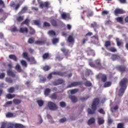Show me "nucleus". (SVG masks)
<instances>
[{"instance_id":"nucleus-37","label":"nucleus","mask_w":128,"mask_h":128,"mask_svg":"<svg viewBox=\"0 0 128 128\" xmlns=\"http://www.w3.org/2000/svg\"><path fill=\"white\" fill-rule=\"evenodd\" d=\"M30 20H28V18H26L23 22L22 23L21 26H22V24H28Z\"/></svg>"},{"instance_id":"nucleus-63","label":"nucleus","mask_w":128,"mask_h":128,"mask_svg":"<svg viewBox=\"0 0 128 128\" xmlns=\"http://www.w3.org/2000/svg\"><path fill=\"white\" fill-rule=\"evenodd\" d=\"M46 78H40V82H46Z\"/></svg>"},{"instance_id":"nucleus-22","label":"nucleus","mask_w":128,"mask_h":128,"mask_svg":"<svg viewBox=\"0 0 128 128\" xmlns=\"http://www.w3.org/2000/svg\"><path fill=\"white\" fill-rule=\"evenodd\" d=\"M34 24H35V26H40V21L38 20H33Z\"/></svg>"},{"instance_id":"nucleus-25","label":"nucleus","mask_w":128,"mask_h":128,"mask_svg":"<svg viewBox=\"0 0 128 128\" xmlns=\"http://www.w3.org/2000/svg\"><path fill=\"white\" fill-rule=\"evenodd\" d=\"M15 68L18 72H22V68H20V66L18 64H17L16 65Z\"/></svg>"},{"instance_id":"nucleus-42","label":"nucleus","mask_w":128,"mask_h":128,"mask_svg":"<svg viewBox=\"0 0 128 128\" xmlns=\"http://www.w3.org/2000/svg\"><path fill=\"white\" fill-rule=\"evenodd\" d=\"M118 56L116 54H114L112 56V60H118Z\"/></svg>"},{"instance_id":"nucleus-32","label":"nucleus","mask_w":128,"mask_h":128,"mask_svg":"<svg viewBox=\"0 0 128 128\" xmlns=\"http://www.w3.org/2000/svg\"><path fill=\"white\" fill-rule=\"evenodd\" d=\"M88 54H91L92 56H94V50H90L88 51Z\"/></svg>"},{"instance_id":"nucleus-31","label":"nucleus","mask_w":128,"mask_h":128,"mask_svg":"<svg viewBox=\"0 0 128 128\" xmlns=\"http://www.w3.org/2000/svg\"><path fill=\"white\" fill-rule=\"evenodd\" d=\"M50 89L47 88L44 90V94L45 96H48L50 94Z\"/></svg>"},{"instance_id":"nucleus-1","label":"nucleus","mask_w":128,"mask_h":128,"mask_svg":"<svg viewBox=\"0 0 128 128\" xmlns=\"http://www.w3.org/2000/svg\"><path fill=\"white\" fill-rule=\"evenodd\" d=\"M128 82V80L126 78H124L121 80L120 83L121 88L118 92V96H116L115 98L116 100H118L120 96H124V92L126 91V90Z\"/></svg>"},{"instance_id":"nucleus-55","label":"nucleus","mask_w":128,"mask_h":128,"mask_svg":"<svg viewBox=\"0 0 128 128\" xmlns=\"http://www.w3.org/2000/svg\"><path fill=\"white\" fill-rule=\"evenodd\" d=\"M48 56H49L48 53H46L43 55L42 58L44 60H46V58H48Z\"/></svg>"},{"instance_id":"nucleus-33","label":"nucleus","mask_w":128,"mask_h":128,"mask_svg":"<svg viewBox=\"0 0 128 128\" xmlns=\"http://www.w3.org/2000/svg\"><path fill=\"white\" fill-rule=\"evenodd\" d=\"M6 82H8L9 84H12V80L10 78H6Z\"/></svg>"},{"instance_id":"nucleus-27","label":"nucleus","mask_w":128,"mask_h":128,"mask_svg":"<svg viewBox=\"0 0 128 128\" xmlns=\"http://www.w3.org/2000/svg\"><path fill=\"white\" fill-rule=\"evenodd\" d=\"M20 62H21V64L23 66H25V68H26V66H28V64L26 63V62L24 60H22L20 61Z\"/></svg>"},{"instance_id":"nucleus-20","label":"nucleus","mask_w":128,"mask_h":128,"mask_svg":"<svg viewBox=\"0 0 128 128\" xmlns=\"http://www.w3.org/2000/svg\"><path fill=\"white\" fill-rule=\"evenodd\" d=\"M27 60L32 64H36V60H34V57L27 58Z\"/></svg>"},{"instance_id":"nucleus-59","label":"nucleus","mask_w":128,"mask_h":128,"mask_svg":"<svg viewBox=\"0 0 128 128\" xmlns=\"http://www.w3.org/2000/svg\"><path fill=\"white\" fill-rule=\"evenodd\" d=\"M12 32H18V30L16 26H14L11 28Z\"/></svg>"},{"instance_id":"nucleus-52","label":"nucleus","mask_w":128,"mask_h":128,"mask_svg":"<svg viewBox=\"0 0 128 128\" xmlns=\"http://www.w3.org/2000/svg\"><path fill=\"white\" fill-rule=\"evenodd\" d=\"M4 76H6V73L2 72V73L0 74V80L4 78Z\"/></svg>"},{"instance_id":"nucleus-53","label":"nucleus","mask_w":128,"mask_h":128,"mask_svg":"<svg viewBox=\"0 0 128 128\" xmlns=\"http://www.w3.org/2000/svg\"><path fill=\"white\" fill-rule=\"evenodd\" d=\"M23 58H26V60H28V52H24L23 53Z\"/></svg>"},{"instance_id":"nucleus-62","label":"nucleus","mask_w":128,"mask_h":128,"mask_svg":"<svg viewBox=\"0 0 128 128\" xmlns=\"http://www.w3.org/2000/svg\"><path fill=\"white\" fill-rule=\"evenodd\" d=\"M22 20H24V17H22V16L18 17L17 18L18 22H22Z\"/></svg>"},{"instance_id":"nucleus-40","label":"nucleus","mask_w":128,"mask_h":128,"mask_svg":"<svg viewBox=\"0 0 128 128\" xmlns=\"http://www.w3.org/2000/svg\"><path fill=\"white\" fill-rule=\"evenodd\" d=\"M37 102H38L39 106H42L44 104V102L42 101V100H38L37 101Z\"/></svg>"},{"instance_id":"nucleus-57","label":"nucleus","mask_w":128,"mask_h":128,"mask_svg":"<svg viewBox=\"0 0 128 128\" xmlns=\"http://www.w3.org/2000/svg\"><path fill=\"white\" fill-rule=\"evenodd\" d=\"M30 34H34V32H36L34 30L32 27H30Z\"/></svg>"},{"instance_id":"nucleus-29","label":"nucleus","mask_w":128,"mask_h":128,"mask_svg":"<svg viewBox=\"0 0 128 128\" xmlns=\"http://www.w3.org/2000/svg\"><path fill=\"white\" fill-rule=\"evenodd\" d=\"M6 97L7 98L10 100L14 98V94H8L6 96Z\"/></svg>"},{"instance_id":"nucleus-16","label":"nucleus","mask_w":128,"mask_h":128,"mask_svg":"<svg viewBox=\"0 0 128 128\" xmlns=\"http://www.w3.org/2000/svg\"><path fill=\"white\" fill-rule=\"evenodd\" d=\"M9 58L10 60H13L14 62H18V58L14 56V54H10L9 56Z\"/></svg>"},{"instance_id":"nucleus-18","label":"nucleus","mask_w":128,"mask_h":128,"mask_svg":"<svg viewBox=\"0 0 128 128\" xmlns=\"http://www.w3.org/2000/svg\"><path fill=\"white\" fill-rule=\"evenodd\" d=\"M6 118H16V115L14 114L13 113L8 112L6 114Z\"/></svg>"},{"instance_id":"nucleus-24","label":"nucleus","mask_w":128,"mask_h":128,"mask_svg":"<svg viewBox=\"0 0 128 128\" xmlns=\"http://www.w3.org/2000/svg\"><path fill=\"white\" fill-rule=\"evenodd\" d=\"M104 122V118H98V124H102Z\"/></svg>"},{"instance_id":"nucleus-58","label":"nucleus","mask_w":128,"mask_h":128,"mask_svg":"<svg viewBox=\"0 0 128 128\" xmlns=\"http://www.w3.org/2000/svg\"><path fill=\"white\" fill-rule=\"evenodd\" d=\"M50 68L48 66H46L43 68V70L45 71L48 70H50Z\"/></svg>"},{"instance_id":"nucleus-15","label":"nucleus","mask_w":128,"mask_h":128,"mask_svg":"<svg viewBox=\"0 0 128 128\" xmlns=\"http://www.w3.org/2000/svg\"><path fill=\"white\" fill-rule=\"evenodd\" d=\"M7 74L10 76H12V78H14V76H16V74L12 71V70H8L7 72Z\"/></svg>"},{"instance_id":"nucleus-12","label":"nucleus","mask_w":128,"mask_h":128,"mask_svg":"<svg viewBox=\"0 0 128 128\" xmlns=\"http://www.w3.org/2000/svg\"><path fill=\"white\" fill-rule=\"evenodd\" d=\"M48 6H50V2H46L44 4H42V3L40 4V8H42L44 6H46V8H48Z\"/></svg>"},{"instance_id":"nucleus-30","label":"nucleus","mask_w":128,"mask_h":128,"mask_svg":"<svg viewBox=\"0 0 128 128\" xmlns=\"http://www.w3.org/2000/svg\"><path fill=\"white\" fill-rule=\"evenodd\" d=\"M105 46L107 48V50H108V47L110 46V42L107 41L105 42Z\"/></svg>"},{"instance_id":"nucleus-10","label":"nucleus","mask_w":128,"mask_h":128,"mask_svg":"<svg viewBox=\"0 0 128 128\" xmlns=\"http://www.w3.org/2000/svg\"><path fill=\"white\" fill-rule=\"evenodd\" d=\"M62 82H64V80L62 79H59L53 82V84L54 86H59V84H62Z\"/></svg>"},{"instance_id":"nucleus-19","label":"nucleus","mask_w":128,"mask_h":128,"mask_svg":"<svg viewBox=\"0 0 128 128\" xmlns=\"http://www.w3.org/2000/svg\"><path fill=\"white\" fill-rule=\"evenodd\" d=\"M68 42L70 43L74 42V37L72 36H70L68 37Z\"/></svg>"},{"instance_id":"nucleus-51","label":"nucleus","mask_w":128,"mask_h":128,"mask_svg":"<svg viewBox=\"0 0 128 128\" xmlns=\"http://www.w3.org/2000/svg\"><path fill=\"white\" fill-rule=\"evenodd\" d=\"M50 98H52V100H56V94H52L51 96H50Z\"/></svg>"},{"instance_id":"nucleus-64","label":"nucleus","mask_w":128,"mask_h":128,"mask_svg":"<svg viewBox=\"0 0 128 128\" xmlns=\"http://www.w3.org/2000/svg\"><path fill=\"white\" fill-rule=\"evenodd\" d=\"M50 24L48 22H44V26H50Z\"/></svg>"},{"instance_id":"nucleus-3","label":"nucleus","mask_w":128,"mask_h":128,"mask_svg":"<svg viewBox=\"0 0 128 128\" xmlns=\"http://www.w3.org/2000/svg\"><path fill=\"white\" fill-rule=\"evenodd\" d=\"M92 60H89V65L90 66H92V68H96H96H100V60H97L95 61L96 62V65H94V64H92Z\"/></svg>"},{"instance_id":"nucleus-39","label":"nucleus","mask_w":128,"mask_h":128,"mask_svg":"<svg viewBox=\"0 0 128 128\" xmlns=\"http://www.w3.org/2000/svg\"><path fill=\"white\" fill-rule=\"evenodd\" d=\"M34 38H30L28 40V44H34Z\"/></svg>"},{"instance_id":"nucleus-35","label":"nucleus","mask_w":128,"mask_h":128,"mask_svg":"<svg viewBox=\"0 0 128 128\" xmlns=\"http://www.w3.org/2000/svg\"><path fill=\"white\" fill-rule=\"evenodd\" d=\"M108 50H110V52H116V49L114 47L110 48L108 49Z\"/></svg>"},{"instance_id":"nucleus-28","label":"nucleus","mask_w":128,"mask_h":128,"mask_svg":"<svg viewBox=\"0 0 128 128\" xmlns=\"http://www.w3.org/2000/svg\"><path fill=\"white\" fill-rule=\"evenodd\" d=\"M112 86V82H106L105 84H104V88H109Z\"/></svg>"},{"instance_id":"nucleus-45","label":"nucleus","mask_w":128,"mask_h":128,"mask_svg":"<svg viewBox=\"0 0 128 128\" xmlns=\"http://www.w3.org/2000/svg\"><path fill=\"white\" fill-rule=\"evenodd\" d=\"M36 44H44V42L42 40H38L35 42Z\"/></svg>"},{"instance_id":"nucleus-60","label":"nucleus","mask_w":128,"mask_h":128,"mask_svg":"<svg viewBox=\"0 0 128 128\" xmlns=\"http://www.w3.org/2000/svg\"><path fill=\"white\" fill-rule=\"evenodd\" d=\"M98 112L100 113V114H106L104 112V109L102 108H100L99 110H98Z\"/></svg>"},{"instance_id":"nucleus-44","label":"nucleus","mask_w":128,"mask_h":128,"mask_svg":"<svg viewBox=\"0 0 128 128\" xmlns=\"http://www.w3.org/2000/svg\"><path fill=\"white\" fill-rule=\"evenodd\" d=\"M86 86H92V83L90 81H87L84 83Z\"/></svg>"},{"instance_id":"nucleus-61","label":"nucleus","mask_w":128,"mask_h":128,"mask_svg":"<svg viewBox=\"0 0 128 128\" xmlns=\"http://www.w3.org/2000/svg\"><path fill=\"white\" fill-rule=\"evenodd\" d=\"M108 14V10H104L102 12V16H104V14Z\"/></svg>"},{"instance_id":"nucleus-54","label":"nucleus","mask_w":128,"mask_h":128,"mask_svg":"<svg viewBox=\"0 0 128 128\" xmlns=\"http://www.w3.org/2000/svg\"><path fill=\"white\" fill-rule=\"evenodd\" d=\"M116 42L117 46H120L122 44V42H120V39H118V38H116Z\"/></svg>"},{"instance_id":"nucleus-9","label":"nucleus","mask_w":128,"mask_h":128,"mask_svg":"<svg viewBox=\"0 0 128 128\" xmlns=\"http://www.w3.org/2000/svg\"><path fill=\"white\" fill-rule=\"evenodd\" d=\"M80 84H82V83L80 82H74L69 86H67V88H74V86H80Z\"/></svg>"},{"instance_id":"nucleus-5","label":"nucleus","mask_w":128,"mask_h":128,"mask_svg":"<svg viewBox=\"0 0 128 128\" xmlns=\"http://www.w3.org/2000/svg\"><path fill=\"white\" fill-rule=\"evenodd\" d=\"M64 74L66 73H62V72H52L48 74L47 78H48V80H50L52 76V74H57L58 76H64Z\"/></svg>"},{"instance_id":"nucleus-4","label":"nucleus","mask_w":128,"mask_h":128,"mask_svg":"<svg viewBox=\"0 0 128 128\" xmlns=\"http://www.w3.org/2000/svg\"><path fill=\"white\" fill-rule=\"evenodd\" d=\"M48 108L50 110H56L58 108V106H56L54 102H48Z\"/></svg>"},{"instance_id":"nucleus-36","label":"nucleus","mask_w":128,"mask_h":128,"mask_svg":"<svg viewBox=\"0 0 128 128\" xmlns=\"http://www.w3.org/2000/svg\"><path fill=\"white\" fill-rule=\"evenodd\" d=\"M70 94H76L78 92V89H74L70 90Z\"/></svg>"},{"instance_id":"nucleus-49","label":"nucleus","mask_w":128,"mask_h":128,"mask_svg":"<svg viewBox=\"0 0 128 128\" xmlns=\"http://www.w3.org/2000/svg\"><path fill=\"white\" fill-rule=\"evenodd\" d=\"M60 104L62 108H64V106H66V102H60Z\"/></svg>"},{"instance_id":"nucleus-8","label":"nucleus","mask_w":128,"mask_h":128,"mask_svg":"<svg viewBox=\"0 0 128 128\" xmlns=\"http://www.w3.org/2000/svg\"><path fill=\"white\" fill-rule=\"evenodd\" d=\"M62 18L63 20H70V14H66V12H63L61 14Z\"/></svg>"},{"instance_id":"nucleus-48","label":"nucleus","mask_w":128,"mask_h":128,"mask_svg":"<svg viewBox=\"0 0 128 128\" xmlns=\"http://www.w3.org/2000/svg\"><path fill=\"white\" fill-rule=\"evenodd\" d=\"M27 10H28V7H26V6L24 7L21 10L20 13L24 14V12H26Z\"/></svg>"},{"instance_id":"nucleus-43","label":"nucleus","mask_w":128,"mask_h":128,"mask_svg":"<svg viewBox=\"0 0 128 128\" xmlns=\"http://www.w3.org/2000/svg\"><path fill=\"white\" fill-rule=\"evenodd\" d=\"M118 106H116L112 108H110V110L111 112H114V110H118Z\"/></svg>"},{"instance_id":"nucleus-56","label":"nucleus","mask_w":128,"mask_h":128,"mask_svg":"<svg viewBox=\"0 0 128 128\" xmlns=\"http://www.w3.org/2000/svg\"><path fill=\"white\" fill-rule=\"evenodd\" d=\"M118 128H124V124L122 123H119L118 124L117 126Z\"/></svg>"},{"instance_id":"nucleus-7","label":"nucleus","mask_w":128,"mask_h":128,"mask_svg":"<svg viewBox=\"0 0 128 128\" xmlns=\"http://www.w3.org/2000/svg\"><path fill=\"white\" fill-rule=\"evenodd\" d=\"M102 77V80L103 82H106V75L104 74H99L97 76V78H100Z\"/></svg>"},{"instance_id":"nucleus-14","label":"nucleus","mask_w":128,"mask_h":128,"mask_svg":"<svg viewBox=\"0 0 128 128\" xmlns=\"http://www.w3.org/2000/svg\"><path fill=\"white\" fill-rule=\"evenodd\" d=\"M116 68L118 70H119V72H124L126 70V68L122 66H118Z\"/></svg>"},{"instance_id":"nucleus-47","label":"nucleus","mask_w":128,"mask_h":128,"mask_svg":"<svg viewBox=\"0 0 128 128\" xmlns=\"http://www.w3.org/2000/svg\"><path fill=\"white\" fill-rule=\"evenodd\" d=\"M90 98V96H87L86 97H82L80 98V100L82 102H84L85 100H86L88 98Z\"/></svg>"},{"instance_id":"nucleus-50","label":"nucleus","mask_w":128,"mask_h":128,"mask_svg":"<svg viewBox=\"0 0 128 128\" xmlns=\"http://www.w3.org/2000/svg\"><path fill=\"white\" fill-rule=\"evenodd\" d=\"M8 92L10 93H12L14 92V88L13 87H11L8 90Z\"/></svg>"},{"instance_id":"nucleus-34","label":"nucleus","mask_w":128,"mask_h":128,"mask_svg":"<svg viewBox=\"0 0 128 128\" xmlns=\"http://www.w3.org/2000/svg\"><path fill=\"white\" fill-rule=\"evenodd\" d=\"M49 36H56V32L54 30H50L48 32Z\"/></svg>"},{"instance_id":"nucleus-2","label":"nucleus","mask_w":128,"mask_h":128,"mask_svg":"<svg viewBox=\"0 0 128 128\" xmlns=\"http://www.w3.org/2000/svg\"><path fill=\"white\" fill-rule=\"evenodd\" d=\"M100 100H98V98H95L92 106V110L90 108H88V114H94L96 112V106H98Z\"/></svg>"},{"instance_id":"nucleus-26","label":"nucleus","mask_w":128,"mask_h":128,"mask_svg":"<svg viewBox=\"0 0 128 128\" xmlns=\"http://www.w3.org/2000/svg\"><path fill=\"white\" fill-rule=\"evenodd\" d=\"M14 126L16 128H24V126L20 124H14Z\"/></svg>"},{"instance_id":"nucleus-13","label":"nucleus","mask_w":128,"mask_h":128,"mask_svg":"<svg viewBox=\"0 0 128 128\" xmlns=\"http://www.w3.org/2000/svg\"><path fill=\"white\" fill-rule=\"evenodd\" d=\"M19 32H20L24 34V32H28V28L26 27L20 28Z\"/></svg>"},{"instance_id":"nucleus-17","label":"nucleus","mask_w":128,"mask_h":128,"mask_svg":"<svg viewBox=\"0 0 128 128\" xmlns=\"http://www.w3.org/2000/svg\"><path fill=\"white\" fill-rule=\"evenodd\" d=\"M94 122H96V119H94V118H92L88 120V124L89 126H90V124H94Z\"/></svg>"},{"instance_id":"nucleus-38","label":"nucleus","mask_w":128,"mask_h":128,"mask_svg":"<svg viewBox=\"0 0 128 128\" xmlns=\"http://www.w3.org/2000/svg\"><path fill=\"white\" fill-rule=\"evenodd\" d=\"M51 24L52 25H53L54 26H58V24H56V21L54 20H51Z\"/></svg>"},{"instance_id":"nucleus-21","label":"nucleus","mask_w":128,"mask_h":128,"mask_svg":"<svg viewBox=\"0 0 128 128\" xmlns=\"http://www.w3.org/2000/svg\"><path fill=\"white\" fill-rule=\"evenodd\" d=\"M70 98L72 102H78V98L76 96H70Z\"/></svg>"},{"instance_id":"nucleus-6","label":"nucleus","mask_w":128,"mask_h":128,"mask_svg":"<svg viewBox=\"0 0 128 128\" xmlns=\"http://www.w3.org/2000/svg\"><path fill=\"white\" fill-rule=\"evenodd\" d=\"M6 126H8L7 128H14V124L10 122H4L2 124L1 128H6Z\"/></svg>"},{"instance_id":"nucleus-41","label":"nucleus","mask_w":128,"mask_h":128,"mask_svg":"<svg viewBox=\"0 0 128 128\" xmlns=\"http://www.w3.org/2000/svg\"><path fill=\"white\" fill-rule=\"evenodd\" d=\"M52 42L53 44H58V38H54L52 40Z\"/></svg>"},{"instance_id":"nucleus-46","label":"nucleus","mask_w":128,"mask_h":128,"mask_svg":"<svg viewBox=\"0 0 128 128\" xmlns=\"http://www.w3.org/2000/svg\"><path fill=\"white\" fill-rule=\"evenodd\" d=\"M116 20H117V22H122V17H118L116 18Z\"/></svg>"},{"instance_id":"nucleus-11","label":"nucleus","mask_w":128,"mask_h":128,"mask_svg":"<svg viewBox=\"0 0 128 128\" xmlns=\"http://www.w3.org/2000/svg\"><path fill=\"white\" fill-rule=\"evenodd\" d=\"M118 14H124V12L122 9L116 8L114 10V14L118 16Z\"/></svg>"},{"instance_id":"nucleus-23","label":"nucleus","mask_w":128,"mask_h":128,"mask_svg":"<svg viewBox=\"0 0 128 128\" xmlns=\"http://www.w3.org/2000/svg\"><path fill=\"white\" fill-rule=\"evenodd\" d=\"M13 102L14 104H20L22 102V100L18 99H14L13 100Z\"/></svg>"}]
</instances>
